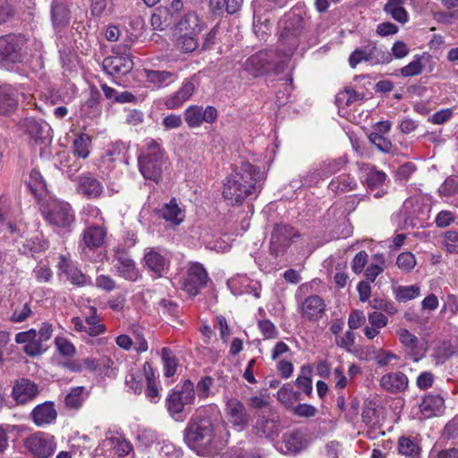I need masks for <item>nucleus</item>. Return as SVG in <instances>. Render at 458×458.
Masks as SVG:
<instances>
[{"label":"nucleus","mask_w":458,"mask_h":458,"mask_svg":"<svg viewBox=\"0 0 458 458\" xmlns=\"http://www.w3.org/2000/svg\"><path fill=\"white\" fill-rule=\"evenodd\" d=\"M102 183L89 175H81L78 178L77 191L80 194L89 198H98L103 192Z\"/></svg>","instance_id":"obj_20"},{"label":"nucleus","mask_w":458,"mask_h":458,"mask_svg":"<svg viewBox=\"0 0 458 458\" xmlns=\"http://www.w3.org/2000/svg\"><path fill=\"white\" fill-rule=\"evenodd\" d=\"M284 441L287 449L293 453H300L302 449L305 448V445H302L298 435L296 434L285 435L284 437Z\"/></svg>","instance_id":"obj_62"},{"label":"nucleus","mask_w":458,"mask_h":458,"mask_svg":"<svg viewBox=\"0 0 458 458\" xmlns=\"http://www.w3.org/2000/svg\"><path fill=\"white\" fill-rule=\"evenodd\" d=\"M394 21L402 24L409 21V14L404 8V0H387L383 8Z\"/></svg>","instance_id":"obj_28"},{"label":"nucleus","mask_w":458,"mask_h":458,"mask_svg":"<svg viewBox=\"0 0 458 458\" xmlns=\"http://www.w3.org/2000/svg\"><path fill=\"white\" fill-rule=\"evenodd\" d=\"M358 98V94L352 89H347L336 95V103L340 106H349Z\"/></svg>","instance_id":"obj_58"},{"label":"nucleus","mask_w":458,"mask_h":458,"mask_svg":"<svg viewBox=\"0 0 458 458\" xmlns=\"http://www.w3.org/2000/svg\"><path fill=\"white\" fill-rule=\"evenodd\" d=\"M428 58L426 54L415 55L412 60L401 69V74L403 77H412L420 74L423 72V60Z\"/></svg>","instance_id":"obj_37"},{"label":"nucleus","mask_w":458,"mask_h":458,"mask_svg":"<svg viewBox=\"0 0 458 458\" xmlns=\"http://www.w3.org/2000/svg\"><path fill=\"white\" fill-rule=\"evenodd\" d=\"M55 344L57 351L63 356L72 357L76 353V348L73 344L64 337H55Z\"/></svg>","instance_id":"obj_50"},{"label":"nucleus","mask_w":458,"mask_h":458,"mask_svg":"<svg viewBox=\"0 0 458 458\" xmlns=\"http://www.w3.org/2000/svg\"><path fill=\"white\" fill-rule=\"evenodd\" d=\"M195 400V391L193 383L185 380L181 390H172L166 397V407L171 415H175L184 411L186 406L193 403Z\"/></svg>","instance_id":"obj_8"},{"label":"nucleus","mask_w":458,"mask_h":458,"mask_svg":"<svg viewBox=\"0 0 458 458\" xmlns=\"http://www.w3.org/2000/svg\"><path fill=\"white\" fill-rule=\"evenodd\" d=\"M195 89L196 85L193 79H186L182 82V87L171 97L165 99V106L167 109H176L180 107L184 102L191 98Z\"/></svg>","instance_id":"obj_17"},{"label":"nucleus","mask_w":458,"mask_h":458,"mask_svg":"<svg viewBox=\"0 0 458 458\" xmlns=\"http://www.w3.org/2000/svg\"><path fill=\"white\" fill-rule=\"evenodd\" d=\"M184 120L187 125L191 128L200 127V106L192 105L184 111Z\"/></svg>","instance_id":"obj_45"},{"label":"nucleus","mask_w":458,"mask_h":458,"mask_svg":"<svg viewBox=\"0 0 458 458\" xmlns=\"http://www.w3.org/2000/svg\"><path fill=\"white\" fill-rule=\"evenodd\" d=\"M327 178L322 173L320 166L310 169L304 175L301 176V182L303 186L316 185L320 180Z\"/></svg>","instance_id":"obj_49"},{"label":"nucleus","mask_w":458,"mask_h":458,"mask_svg":"<svg viewBox=\"0 0 458 458\" xmlns=\"http://www.w3.org/2000/svg\"><path fill=\"white\" fill-rule=\"evenodd\" d=\"M40 212L50 225L57 228L70 229L75 220L69 203L51 197L40 203Z\"/></svg>","instance_id":"obj_4"},{"label":"nucleus","mask_w":458,"mask_h":458,"mask_svg":"<svg viewBox=\"0 0 458 458\" xmlns=\"http://www.w3.org/2000/svg\"><path fill=\"white\" fill-rule=\"evenodd\" d=\"M369 324L381 330L388 324V318L386 315L378 311H373L368 314Z\"/></svg>","instance_id":"obj_64"},{"label":"nucleus","mask_w":458,"mask_h":458,"mask_svg":"<svg viewBox=\"0 0 458 458\" xmlns=\"http://www.w3.org/2000/svg\"><path fill=\"white\" fill-rule=\"evenodd\" d=\"M173 13L169 7L160 6L152 14L151 24L155 29L163 30L164 26H167L172 22Z\"/></svg>","instance_id":"obj_36"},{"label":"nucleus","mask_w":458,"mask_h":458,"mask_svg":"<svg viewBox=\"0 0 458 458\" xmlns=\"http://www.w3.org/2000/svg\"><path fill=\"white\" fill-rule=\"evenodd\" d=\"M176 28L185 35H197L202 30L203 24L195 12H189L180 20Z\"/></svg>","instance_id":"obj_24"},{"label":"nucleus","mask_w":458,"mask_h":458,"mask_svg":"<svg viewBox=\"0 0 458 458\" xmlns=\"http://www.w3.org/2000/svg\"><path fill=\"white\" fill-rule=\"evenodd\" d=\"M379 386L388 393L399 394L408 388L409 378L401 371L389 372L381 377Z\"/></svg>","instance_id":"obj_14"},{"label":"nucleus","mask_w":458,"mask_h":458,"mask_svg":"<svg viewBox=\"0 0 458 458\" xmlns=\"http://www.w3.org/2000/svg\"><path fill=\"white\" fill-rule=\"evenodd\" d=\"M26 185L40 203L44 201L42 198L47 191V184L41 174L37 169H32L30 171L29 179L26 181Z\"/></svg>","instance_id":"obj_29"},{"label":"nucleus","mask_w":458,"mask_h":458,"mask_svg":"<svg viewBox=\"0 0 458 458\" xmlns=\"http://www.w3.org/2000/svg\"><path fill=\"white\" fill-rule=\"evenodd\" d=\"M89 138L85 135H81L73 141V153L75 156L86 158L88 157L89 151Z\"/></svg>","instance_id":"obj_48"},{"label":"nucleus","mask_w":458,"mask_h":458,"mask_svg":"<svg viewBox=\"0 0 458 458\" xmlns=\"http://www.w3.org/2000/svg\"><path fill=\"white\" fill-rule=\"evenodd\" d=\"M218 116V112L215 106H208L205 108L200 106V126L206 123H214Z\"/></svg>","instance_id":"obj_61"},{"label":"nucleus","mask_w":458,"mask_h":458,"mask_svg":"<svg viewBox=\"0 0 458 458\" xmlns=\"http://www.w3.org/2000/svg\"><path fill=\"white\" fill-rule=\"evenodd\" d=\"M24 447L34 458H49L56 448V443L53 436L37 432L24 439Z\"/></svg>","instance_id":"obj_7"},{"label":"nucleus","mask_w":458,"mask_h":458,"mask_svg":"<svg viewBox=\"0 0 458 458\" xmlns=\"http://www.w3.org/2000/svg\"><path fill=\"white\" fill-rule=\"evenodd\" d=\"M369 63L371 64H389L392 61L390 52L377 47L375 45H369Z\"/></svg>","instance_id":"obj_42"},{"label":"nucleus","mask_w":458,"mask_h":458,"mask_svg":"<svg viewBox=\"0 0 458 458\" xmlns=\"http://www.w3.org/2000/svg\"><path fill=\"white\" fill-rule=\"evenodd\" d=\"M161 216L176 225L183 221L182 209L178 207L174 199H171L169 203L163 206L160 210Z\"/></svg>","instance_id":"obj_33"},{"label":"nucleus","mask_w":458,"mask_h":458,"mask_svg":"<svg viewBox=\"0 0 458 458\" xmlns=\"http://www.w3.org/2000/svg\"><path fill=\"white\" fill-rule=\"evenodd\" d=\"M12 394L17 403H25L38 394V387L29 379L21 378L13 386Z\"/></svg>","instance_id":"obj_18"},{"label":"nucleus","mask_w":458,"mask_h":458,"mask_svg":"<svg viewBox=\"0 0 458 458\" xmlns=\"http://www.w3.org/2000/svg\"><path fill=\"white\" fill-rule=\"evenodd\" d=\"M454 353L453 346L450 342L444 341L438 344L431 354L436 365L444 364Z\"/></svg>","instance_id":"obj_38"},{"label":"nucleus","mask_w":458,"mask_h":458,"mask_svg":"<svg viewBox=\"0 0 458 458\" xmlns=\"http://www.w3.org/2000/svg\"><path fill=\"white\" fill-rule=\"evenodd\" d=\"M397 335L399 337L400 342L408 348H416L418 346L419 340L418 338L409 332L407 329H400L397 332Z\"/></svg>","instance_id":"obj_63"},{"label":"nucleus","mask_w":458,"mask_h":458,"mask_svg":"<svg viewBox=\"0 0 458 458\" xmlns=\"http://www.w3.org/2000/svg\"><path fill=\"white\" fill-rule=\"evenodd\" d=\"M71 323L76 332H84L89 336H98L106 331V326L101 323V318L98 315L95 307L90 306L89 312L85 314V322L80 317H72Z\"/></svg>","instance_id":"obj_10"},{"label":"nucleus","mask_w":458,"mask_h":458,"mask_svg":"<svg viewBox=\"0 0 458 458\" xmlns=\"http://www.w3.org/2000/svg\"><path fill=\"white\" fill-rule=\"evenodd\" d=\"M146 267L153 272L157 277H162L168 267L167 260L158 252L150 250L144 256Z\"/></svg>","instance_id":"obj_25"},{"label":"nucleus","mask_w":458,"mask_h":458,"mask_svg":"<svg viewBox=\"0 0 458 458\" xmlns=\"http://www.w3.org/2000/svg\"><path fill=\"white\" fill-rule=\"evenodd\" d=\"M18 105V91L11 85L0 86V114L12 112Z\"/></svg>","instance_id":"obj_23"},{"label":"nucleus","mask_w":458,"mask_h":458,"mask_svg":"<svg viewBox=\"0 0 458 458\" xmlns=\"http://www.w3.org/2000/svg\"><path fill=\"white\" fill-rule=\"evenodd\" d=\"M274 63L273 57L268 56V53L260 52L247 59L245 62V69L253 77H258L272 70Z\"/></svg>","instance_id":"obj_15"},{"label":"nucleus","mask_w":458,"mask_h":458,"mask_svg":"<svg viewBox=\"0 0 458 458\" xmlns=\"http://www.w3.org/2000/svg\"><path fill=\"white\" fill-rule=\"evenodd\" d=\"M369 45L363 48L355 49L349 56V64L352 68H355L362 61L369 62Z\"/></svg>","instance_id":"obj_52"},{"label":"nucleus","mask_w":458,"mask_h":458,"mask_svg":"<svg viewBox=\"0 0 458 458\" xmlns=\"http://www.w3.org/2000/svg\"><path fill=\"white\" fill-rule=\"evenodd\" d=\"M19 130L27 134L36 143L43 142L50 136V128L47 123L33 117H27L18 123Z\"/></svg>","instance_id":"obj_13"},{"label":"nucleus","mask_w":458,"mask_h":458,"mask_svg":"<svg viewBox=\"0 0 458 458\" xmlns=\"http://www.w3.org/2000/svg\"><path fill=\"white\" fill-rule=\"evenodd\" d=\"M418 285H399L394 289V298L401 302L411 301L420 295Z\"/></svg>","instance_id":"obj_39"},{"label":"nucleus","mask_w":458,"mask_h":458,"mask_svg":"<svg viewBox=\"0 0 458 458\" xmlns=\"http://www.w3.org/2000/svg\"><path fill=\"white\" fill-rule=\"evenodd\" d=\"M59 269L67 276V279L76 286H84L90 284V281L87 276L82 274L81 270L73 267L69 261L64 257H60Z\"/></svg>","instance_id":"obj_22"},{"label":"nucleus","mask_w":458,"mask_h":458,"mask_svg":"<svg viewBox=\"0 0 458 458\" xmlns=\"http://www.w3.org/2000/svg\"><path fill=\"white\" fill-rule=\"evenodd\" d=\"M161 358L164 366V375L166 377H173L177 369V360L168 348H163Z\"/></svg>","instance_id":"obj_40"},{"label":"nucleus","mask_w":458,"mask_h":458,"mask_svg":"<svg viewBox=\"0 0 458 458\" xmlns=\"http://www.w3.org/2000/svg\"><path fill=\"white\" fill-rule=\"evenodd\" d=\"M358 186L357 181L350 174H342L333 179L329 183V189L335 193L354 191Z\"/></svg>","instance_id":"obj_31"},{"label":"nucleus","mask_w":458,"mask_h":458,"mask_svg":"<svg viewBox=\"0 0 458 458\" xmlns=\"http://www.w3.org/2000/svg\"><path fill=\"white\" fill-rule=\"evenodd\" d=\"M27 38L21 34L0 37V63H21L27 55Z\"/></svg>","instance_id":"obj_5"},{"label":"nucleus","mask_w":458,"mask_h":458,"mask_svg":"<svg viewBox=\"0 0 458 458\" xmlns=\"http://www.w3.org/2000/svg\"><path fill=\"white\" fill-rule=\"evenodd\" d=\"M311 368L304 365L301 368V374L296 378V386L302 389L306 394H310L312 392V381H311Z\"/></svg>","instance_id":"obj_41"},{"label":"nucleus","mask_w":458,"mask_h":458,"mask_svg":"<svg viewBox=\"0 0 458 458\" xmlns=\"http://www.w3.org/2000/svg\"><path fill=\"white\" fill-rule=\"evenodd\" d=\"M438 191L440 195L450 197L458 191V178L452 176L445 179L440 185Z\"/></svg>","instance_id":"obj_55"},{"label":"nucleus","mask_w":458,"mask_h":458,"mask_svg":"<svg viewBox=\"0 0 458 458\" xmlns=\"http://www.w3.org/2000/svg\"><path fill=\"white\" fill-rule=\"evenodd\" d=\"M107 441L120 457L127 455L132 450L131 443L120 436L111 437Z\"/></svg>","instance_id":"obj_44"},{"label":"nucleus","mask_w":458,"mask_h":458,"mask_svg":"<svg viewBox=\"0 0 458 458\" xmlns=\"http://www.w3.org/2000/svg\"><path fill=\"white\" fill-rule=\"evenodd\" d=\"M443 408L444 399L438 394L426 395L420 404V411L427 418L437 415Z\"/></svg>","instance_id":"obj_27"},{"label":"nucleus","mask_w":458,"mask_h":458,"mask_svg":"<svg viewBox=\"0 0 458 458\" xmlns=\"http://www.w3.org/2000/svg\"><path fill=\"white\" fill-rule=\"evenodd\" d=\"M369 140L383 153H391L393 151L392 142L378 132H371L369 135Z\"/></svg>","instance_id":"obj_47"},{"label":"nucleus","mask_w":458,"mask_h":458,"mask_svg":"<svg viewBox=\"0 0 458 458\" xmlns=\"http://www.w3.org/2000/svg\"><path fill=\"white\" fill-rule=\"evenodd\" d=\"M195 35H182L177 38V47L185 53H190L195 50L198 47V42L194 38Z\"/></svg>","instance_id":"obj_51"},{"label":"nucleus","mask_w":458,"mask_h":458,"mask_svg":"<svg viewBox=\"0 0 458 458\" xmlns=\"http://www.w3.org/2000/svg\"><path fill=\"white\" fill-rule=\"evenodd\" d=\"M106 236V230L101 225L88 226L82 233V242L85 247L93 250L101 247Z\"/></svg>","instance_id":"obj_21"},{"label":"nucleus","mask_w":458,"mask_h":458,"mask_svg":"<svg viewBox=\"0 0 458 458\" xmlns=\"http://www.w3.org/2000/svg\"><path fill=\"white\" fill-rule=\"evenodd\" d=\"M147 82L155 88L166 86L177 80V75L167 71L144 70Z\"/></svg>","instance_id":"obj_26"},{"label":"nucleus","mask_w":458,"mask_h":458,"mask_svg":"<svg viewBox=\"0 0 458 458\" xmlns=\"http://www.w3.org/2000/svg\"><path fill=\"white\" fill-rule=\"evenodd\" d=\"M114 55L106 57L102 67L110 75L127 74L133 67V62L129 54L120 52L119 47L114 48Z\"/></svg>","instance_id":"obj_12"},{"label":"nucleus","mask_w":458,"mask_h":458,"mask_svg":"<svg viewBox=\"0 0 458 458\" xmlns=\"http://www.w3.org/2000/svg\"><path fill=\"white\" fill-rule=\"evenodd\" d=\"M259 329L267 339H274L278 335L276 326L269 319H262L258 323Z\"/></svg>","instance_id":"obj_57"},{"label":"nucleus","mask_w":458,"mask_h":458,"mask_svg":"<svg viewBox=\"0 0 458 458\" xmlns=\"http://www.w3.org/2000/svg\"><path fill=\"white\" fill-rule=\"evenodd\" d=\"M300 238L301 234L295 228L286 225H276L270 241L271 254L276 257L284 255Z\"/></svg>","instance_id":"obj_6"},{"label":"nucleus","mask_w":458,"mask_h":458,"mask_svg":"<svg viewBox=\"0 0 458 458\" xmlns=\"http://www.w3.org/2000/svg\"><path fill=\"white\" fill-rule=\"evenodd\" d=\"M167 164V157L160 144L154 140H148L138 157L140 174L147 180L158 182Z\"/></svg>","instance_id":"obj_3"},{"label":"nucleus","mask_w":458,"mask_h":458,"mask_svg":"<svg viewBox=\"0 0 458 458\" xmlns=\"http://www.w3.org/2000/svg\"><path fill=\"white\" fill-rule=\"evenodd\" d=\"M52 21L55 27H64L70 22V13L67 7L58 2H54L52 5Z\"/></svg>","instance_id":"obj_35"},{"label":"nucleus","mask_w":458,"mask_h":458,"mask_svg":"<svg viewBox=\"0 0 458 458\" xmlns=\"http://www.w3.org/2000/svg\"><path fill=\"white\" fill-rule=\"evenodd\" d=\"M159 453L167 457L179 458L182 456V450L177 448L172 442L163 440L159 443Z\"/></svg>","instance_id":"obj_59"},{"label":"nucleus","mask_w":458,"mask_h":458,"mask_svg":"<svg viewBox=\"0 0 458 458\" xmlns=\"http://www.w3.org/2000/svg\"><path fill=\"white\" fill-rule=\"evenodd\" d=\"M445 247L449 253H458V233L447 231L444 235Z\"/></svg>","instance_id":"obj_60"},{"label":"nucleus","mask_w":458,"mask_h":458,"mask_svg":"<svg viewBox=\"0 0 458 458\" xmlns=\"http://www.w3.org/2000/svg\"><path fill=\"white\" fill-rule=\"evenodd\" d=\"M347 160L344 157L336 159L327 160L319 165L322 173L327 178L328 176L341 171L345 165Z\"/></svg>","instance_id":"obj_43"},{"label":"nucleus","mask_w":458,"mask_h":458,"mask_svg":"<svg viewBox=\"0 0 458 458\" xmlns=\"http://www.w3.org/2000/svg\"><path fill=\"white\" fill-rule=\"evenodd\" d=\"M266 174L242 156L233 157L231 174V205H242L248 199H255L261 191Z\"/></svg>","instance_id":"obj_1"},{"label":"nucleus","mask_w":458,"mask_h":458,"mask_svg":"<svg viewBox=\"0 0 458 458\" xmlns=\"http://www.w3.org/2000/svg\"><path fill=\"white\" fill-rule=\"evenodd\" d=\"M365 175L363 177V182L367 185L369 189H376L382 185L386 181V174L376 170L373 166L364 164L361 167Z\"/></svg>","instance_id":"obj_30"},{"label":"nucleus","mask_w":458,"mask_h":458,"mask_svg":"<svg viewBox=\"0 0 458 458\" xmlns=\"http://www.w3.org/2000/svg\"><path fill=\"white\" fill-rule=\"evenodd\" d=\"M208 276L206 269L199 263L190 265L185 276L181 281L182 289L190 296H196L206 286Z\"/></svg>","instance_id":"obj_9"},{"label":"nucleus","mask_w":458,"mask_h":458,"mask_svg":"<svg viewBox=\"0 0 458 458\" xmlns=\"http://www.w3.org/2000/svg\"><path fill=\"white\" fill-rule=\"evenodd\" d=\"M183 440L188 447L201 456L217 455L225 446L215 436L213 423L208 418L190 420L183 431Z\"/></svg>","instance_id":"obj_2"},{"label":"nucleus","mask_w":458,"mask_h":458,"mask_svg":"<svg viewBox=\"0 0 458 458\" xmlns=\"http://www.w3.org/2000/svg\"><path fill=\"white\" fill-rule=\"evenodd\" d=\"M56 417L57 411L52 402L38 404L31 412L32 420L38 427L51 424L56 420Z\"/></svg>","instance_id":"obj_19"},{"label":"nucleus","mask_w":458,"mask_h":458,"mask_svg":"<svg viewBox=\"0 0 458 458\" xmlns=\"http://www.w3.org/2000/svg\"><path fill=\"white\" fill-rule=\"evenodd\" d=\"M116 260L115 267L120 276L131 282H136L140 277V273L136 267L135 262L126 252L118 251Z\"/></svg>","instance_id":"obj_16"},{"label":"nucleus","mask_w":458,"mask_h":458,"mask_svg":"<svg viewBox=\"0 0 458 458\" xmlns=\"http://www.w3.org/2000/svg\"><path fill=\"white\" fill-rule=\"evenodd\" d=\"M374 360L380 367L388 366L393 360H399V357L390 351L378 349L375 352Z\"/></svg>","instance_id":"obj_53"},{"label":"nucleus","mask_w":458,"mask_h":458,"mask_svg":"<svg viewBox=\"0 0 458 458\" xmlns=\"http://www.w3.org/2000/svg\"><path fill=\"white\" fill-rule=\"evenodd\" d=\"M420 451L419 444L414 439L408 437H401L398 439V452L400 454L410 458H417Z\"/></svg>","instance_id":"obj_34"},{"label":"nucleus","mask_w":458,"mask_h":458,"mask_svg":"<svg viewBox=\"0 0 458 458\" xmlns=\"http://www.w3.org/2000/svg\"><path fill=\"white\" fill-rule=\"evenodd\" d=\"M82 386L73 388L65 397V403L68 407L76 409L81 406L82 403Z\"/></svg>","instance_id":"obj_56"},{"label":"nucleus","mask_w":458,"mask_h":458,"mask_svg":"<svg viewBox=\"0 0 458 458\" xmlns=\"http://www.w3.org/2000/svg\"><path fill=\"white\" fill-rule=\"evenodd\" d=\"M396 265L405 272H410L416 265V259L412 253L403 252L397 257Z\"/></svg>","instance_id":"obj_54"},{"label":"nucleus","mask_w":458,"mask_h":458,"mask_svg":"<svg viewBox=\"0 0 458 458\" xmlns=\"http://www.w3.org/2000/svg\"><path fill=\"white\" fill-rule=\"evenodd\" d=\"M249 423V415L242 403L240 402L231 403V424L238 430H242Z\"/></svg>","instance_id":"obj_32"},{"label":"nucleus","mask_w":458,"mask_h":458,"mask_svg":"<svg viewBox=\"0 0 458 458\" xmlns=\"http://www.w3.org/2000/svg\"><path fill=\"white\" fill-rule=\"evenodd\" d=\"M369 306L376 310H382L389 315H394L397 312V308L394 302L381 297H374L370 300Z\"/></svg>","instance_id":"obj_46"},{"label":"nucleus","mask_w":458,"mask_h":458,"mask_svg":"<svg viewBox=\"0 0 458 458\" xmlns=\"http://www.w3.org/2000/svg\"><path fill=\"white\" fill-rule=\"evenodd\" d=\"M326 303L317 294L310 295L301 301L298 311L304 321L318 322L326 313Z\"/></svg>","instance_id":"obj_11"}]
</instances>
